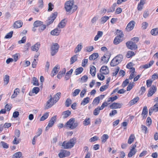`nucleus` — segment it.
Returning <instances> with one entry per match:
<instances>
[{
    "instance_id": "60",
    "label": "nucleus",
    "mask_w": 158,
    "mask_h": 158,
    "mask_svg": "<svg viewBox=\"0 0 158 158\" xmlns=\"http://www.w3.org/2000/svg\"><path fill=\"white\" fill-rule=\"evenodd\" d=\"M102 73L98 74L97 77L98 79L102 81L104 79L105 77Z\"/></svg>"
},
{
    "instance_id": "23",
    "label": "nucleus",
    "mask_w": 158,
    "mask_h": 158,
    "mask_svg": "<svg viewBox=\"0 0 158 158\" xmlns=\"http://www.w3.org/2000/svg\"><path fill=\"white\" fill-rule=\"evenodd\" d=\"M139 100V98L138 97H135L134 99H133L132 100H131L129 102V104L130 106H131L136 103H137L138 101Z\"/></svg>"
},
{
    "instance_id": "47",
    "label": "nucleus",
    "mask_w": 158,
    "mask_h": 158,
    "mask_svg": "<svg viewBox=\"0 0 158 158\" xmlns=\"http://www.w3.org/2000/svg\"><path fill=\"white\" fill-rule=\"evenodd\" d=\"M49 116V113H45L43 116L41 118L40 120V121H43L47 119Z\"/></svg>"
},
{
    "instance_id": "3",
    "label": "nucleus",
    "mask_w": 158,
    "mask_h": 158,
    "mask_svg": "<svg viewBox=\"0 0 158 158\" xmlns=\"http://www.w3.org/2000/svg\"><path fill=\"white\" fill-rule=\"evenodd\" d=\"M123 56L122 55H118L115 57L111 61L110 65L115 66L120 63L122 60Z\"/></svg>"
},
{
    "instance_id": "49",
    "label": "nucleus",
    "mask_w": 158,
    "mask_h": 158,
    "mask_svg": "<svg viewBox=\"0 0 158 158\" xmlns=\"http://www.w3.org/2000/svg\"><path fill=\"white\" fill-rule=\"evenodd\" d=\"M33 84L35 86H39V84L37 79L35 77H33L32 80Z\"/></svg>"
},
{
    "instance_id": "52",
    "label": "nucleus",
    "mask_w": 158,
    "mask_h": 158,
    "mask_svg": "<svg viewBox=\"0 0 158 158\" xmlns=\"http://www.w3.org/2000/svg\"><path fill=\"white\" fill-rule=\"evenodd\" d=\"M100 100L99 97H97L94 99L93 103L97 105L99 103Z\"/></svg>"
},
{
    "instance_id": "30",
    "label": "nucleus",
    "mask_w": 158,
    "mask_h": 158,
    "mask_svg": "<svg viewBox=\"0 0 158 158\" xmlns=\"http://www.w3.org/2000/svg\"><path fill=\"white\" fill-rule=\"evenodd\" d=\"M66 69L64 68L62 71H60L58 73L57 75V77L58 79H60L62 77L63 75H64L66 72Z\"/></svg>"
},
{
    "instance_id": "24",
    "label": "nucleus",
    "mask_w": 158,
    "mask_h": 158,
    "mask_svg": "<svg viewBox=\"0 0 158 158\" xmlns=\"http://www.w3.org/2000/svg\"><path fill=\"white\" fill-rule=\"evenodd\" d=\"M40 91V89L38 87H34L32 89L31 92L29 93V95L30 96H32V94L35 93L37 94Z\"/></svg>"
},
{
    "instance_id": "50",
    "label": "nucleus",
    "mask_w": 158,
    "mask_h": 158,
    "mask_svg": "<svg viewBox=\"0 0 158 158\" xmlns=\"http://www.w3.org/2000/svg\"><path fill=\"white\" fill-rule=\"evenodd\" d=\"M90 122L89 118H86L83 122V124L85 126H87L90 124Z\"/></svg>"
},
{
    "instance_id": "31",
    "label": "nucleus",
    "mask_w": 158,
    "mask_h": 158,
    "mask_svg": "<svg viewBox=\"0 0 158 158\" xmlns=\"http://www.w3.org/2000/svg\"><path fill=\"white\" fill-rule=\"evenodd\" d=\"M98 53H94L91 55L89 57L90 60H94L98 57Z\"/></svg>"
},
{
    "instance_id": "53",
    "label": "nucleus",
    "mask_w": 158,
    "mask_h": 158,
    "mask_svg": "<svg viewBox=\"0 0 158 158\" xmlns=\"http://www.w3.org/2000/svg\"><path fill=\"white\" fill-rule=\"evenodd\" d=\"M13 34V31L10 32L6 35L5 37V38L6 39H9L11 38Z\"/></svg>"
},
{
    "instance_id": "8",
    "label": "nucleus",
    "mask_w": 158,
    "mask_h": 158,
    "mask_svg": "<svg viewBox=\"0 0 158 158\" xmlns=\"http://www.w3.org/2000/svg\"><path fill=\"white\" fill-rule=\"evenodd\" d=\"M127 48L131 50H135L137 48V45L135 43L132 41L128 42L126 43Z\"/></svg>"
},
{
    "instance_id": "19",
    "label": "nucleus",
    "mask_w": 158,
    "mask_h": 158,
    "mask_svg": "<svg viewBox=\"0 0 158 158\" xmlns=\"http://www.w3.org/2000/svg\"><path fill=\"white\" fill-rule=\"evenodd\" d=\"M148 113V111L147 107L145 106L143 107L141 115L143 116V119H145L147 116V114Z\"/></svg>"
},
{
    "instance_id": "4",
    "label": "nucleus",
    "mask_w": 158,
    "mask_h": 158,
    "mask_svg": "<svg viewBox=\"0 0 158 158\" xmlns=\"http://www.w3.org/2000/svg\"><path fill=\"white\" fill-rule=\"evenodd\" d=\"M75 143V139L73 138L71 139L70 140L67 142H64L62 145L64 149H68L72 148L74 146Z\"/></svg>"
},
{
    "instance_id": "29",
    "label": "nucleus",
    "mask_w": 158,
    "mask_h": 158,
    "mask_svg": "<svg viewBox=\"0 0 158 158\" xmlns=\"http://www.w3.org/2000/svg\"><path fill=\"white\" fill-rule=\"evenodd\" d=\"M19 93V89L18 88H16L15 89L13 94L11 97V98L12 99L14 98H16L18 94Z\"/></svg>"
},
{
    "instance_id": "16",
    "label": "nucleus",
    "mask_w": 158,
    "mask_h": 158,
    "mask_svg": "<svg viewBox=\"0 0 158 158\" xmlns=\"http://www.w3.org/2000/svg\"><path fill=\"white\" fill-rule=\"evenodd\" d=\"M57 13L56 12L53 13L51 16H50V18L48 19L49 24H51L53 23L55 19L56 18Z\"/></svg>"
},
{
    "instance_id": "62",
    "label": "nucleus",
    "mask_w": 158,
    "mask_h": 158,
    "mask_svg": "<svg viewBox=\"0 0 158 158\" xmlns=\"http://www.w3.org/2000/svg\"><path fill=\"white\" fill-rule=\"evenodd\" d=\"M128 80L129 79H127L123 82L122 84V86L123 87H124L125 86H126L129 83Z\"/></svg>"
},
{
    "instance_id": "56",
    "label": "nucleus",
    "mask_w": 158,
    "mask_h": 158,
    "mask_svg": "<svg viewBox=\"0 0 158 158\" xmlns=\"http://www.w3.org/2000/svg\"><path fill=\"white\" fill-rule=\"evenodd\" d=\"M80 91V90L77 89L74 90V92L73 93V97H75L77 95Z\"/></svg>"
},
{
    "instance_id": "20",
    "label": "nucleus",
    "mask_w": 158,
    "mask_h": 158,
    "mask_svg": "<svg viewBox=\"0 0 158 158\" xmlns=\"http://www.w3.org/2000/svg\"><path fill=\"white\" fill-rule=\"evenodd\" d=\"M61 30L58 28H56L52 31L51 32V34L52 35L57 36L59 35Z\"/></svg>"
},
{
    "instance_id": "45",
    "label": "nucleus",
    "mask_w": 158,
    "mask_h": 158,
    "mask_svg": "<svg viewBox=\"0 0 158 158\" xmlns=\"http://www.w3.org/2000/svg\"><path fill=\"white\" fill-rule=\"evenodd\" d=\"M108 138L109 136L107 135H103L101 137L102 142L103 143H105Z\"/></svg>"
},
{
    "instance_id": "44",
    "label": "nucleus",
    "mask_w": 158,
    "mask_h": 158,
    "mask_svg": "<svg viewBox=\"0 0 158 158\" xmlns=\"http://www.w3.org/2000/svg\"><path fill=\"white\" fill-rule=\"evenodd\" d=\"M77 56L75 55L72 56L70 59V64H72L75 62L77 60Z\"/></svg>"
},
{
    "instance_id": "34",
    "label": "nucleus",
    "mask_w": 158,
    "mask_h": 158,
    "mask_svg": "<svg viewBox=\"0 0 158 158\" xmlns=\"http://www.w3.org/2000/svg\"><path fill=\"white\" fill-rule=\"evenodd\" d=\"M103 35V32L102 31H98L97 35L95 36L94 38L95 41H97Z\"/></svg>"
},
{
    "instance_id": "1",
    "label": "nucleus",
    "mask_w": 158,
    "mask_h": 158,
    "mask_svg": "<svg viewBox=\"0 0 158 158\" xmlns=\"http://www.w3.org/2000/svg\"><path fill=\"white\" fill-rule=\"evenodd\" d=\"M74 1L73 0H70L65 3L64 7L67 12H69L72 10L73 12L77 10V6L74 4Z\"/></svg>"
},
{
    "instance_id": "5",
    "label": "nucleus",
    "mask_w": 158,
    "mask_h": 158,
    "mask_svg": "<svg viewBox=\"0 0 158 158\" xmlns=\"http://www.w3.org/2000/svg\"><path fill=\"white\" fill-rule=\"evenodd\" d=\"M108 103L106 102H104L100 107L96 108L94 111L93 114L94 115H98L99 112L100 110H102L105 107L108 106Z\"/></svg>"
},
{
    "instance_id": "43",
    "label": "nucleus",
    "mask_w": 158,
    "mask_h": 158,
    "mask_svg": "<svg viewBox=\"0 0 158 158\" xmlns=\"http://www.w3.org/2000/svg\"><path fill=\"white\" fill-rule=\"evenodd\" d=\"M151 33L152 35H158V28H154L152 29Z\"/></svg>"
},
{
    "instance_id": "32",
    "label": "nucleus",
    "mask_w": 158,
    "mask_h": 158,
    "mask_svg": "<svg viewBox=\"0 0 158 158\" xmlns=\"http://www.w3.org/2000/svg\"><path fill=\"white\" fill-rule=\"evenodd\" d=\"M61 93L60 92L57 93L53 98V100H54L55 102H56L60 99Z\"/></svg>"
},
{
    "instance_id": "38",
    "label": "nucleus",
    "mask_w": 158,
    "mask_h": 158,
    "mask_svg": "<svg viewBox=\"0 0 158 158\" xmlns=\"http://www.w3.org/2000/svg\"><path fill=\"white\" fill-rule=\"evenodd\" d=\"M10 77L8 75H6L4 78V85H7L9 81Z\"/></svg>"
},
{
    "instance_id": "26",
    "label": "nucleus",
    "mask_w": 158,
    "mask_h": 158,
    "mask_svg": "<svg viewBox=\"0 0 158 158\" xmlns=\"http://www.w3.org/2000/svg\"><path fill=\"white\" fill-rule=\"evenodd\" d=\"M12 158H23V157L22 156V152H16L13 155Z\"/></svg>"
},
{
    "instance_id": "46",
    "label": "nucleus",
    "mask_w": 158,
    "mask_h": 158,
    "mask_svg": "<svg viewBox=\"0 0 158 158\" xmlns=\"http://www.w3.org/2000/svg\"><path fill=\"white\" fill-rule=\"evenodd\" d=\"M83 70V69L82 67H79L77 69L75 70V74L77 75L81 73Z\"/></svg>"
},
{
    "instance_id": "10",
    "label": "nucleus",
    "mask_w": 158,
    "mask_h": 158,
    "mask_svg": "<svg viewBox=\"0 0 158 158\" xmlns=\"http://www.w3.org/2000/svg\"><path fill=\"white\" fill-rule=\"evenodd\" d=\"M70 155V152L65 150L61 151L58 154L59 157L60 158L69 156Z\"/></svg>"
},
{
    "instance_id": "13",
    "label": "nucleus",
    "mask_w": 158,
    "mask_h": 158,
    "mask_svg": "<svg viewBox=\"0 0 158 158\" xmlns=\"http://www.w3.org/2000/svg\"><path fill=\"white\" fill-rule=\"evenodd\" d=\"M100 72L102 74L106 75L109 73V71L107 66H103L101 68Z\"/></svg>"
},
{
    "instance_id": "36",
    "label": "nucleus",
    "mask_w": 158,
    "mask_h": 158,
    "mask_svg": "<svg viewBox=\"0 0 158 158\" xmlns=\"http://www.w3.org/2000/svg\"><path fill=\"white\" fill-rule=\"evenodd\" d=\"M96 69L95 67L94 66H92L90 68V73L93 76H94L95 75Z\"/></svg>"
},
{
    "instance_id": "22",
    "label": "nucleus",
    "mask_w": 158,
    "mask_h": 158,
    "mask_svg": "<svg viewBox=\"0 0 158 158\" xmlns=\"http://www.w3.org/2000/svg\"><path fill=\"white\" fill-rule=\"evenodd\" d=\"M71 113V112L69 110H67L63 112L62 114L63 118H67L70 115Z\"/></svg>"
},
{
    "instance_id": "28",
    "label": "nucleus",
    "mask_w": 158,
    "mask_h": 158,
    "mask_svg": "<svg viewBox=\"0 0 158 158\" xmlns=\"http://www.w3.org/2000/svg\"><path fill=\"white\" fill-rule=\"evenodd\" d=\"M89 97L85 98L81 101V105L83 106L85 105L89 102Z\"/></svg>"
},
{
    "instance_id": "21",
    "label": "nucleus",
    "mask_w": 158,
    "mask_h": 158,
    "mask_svg": "<svg viewBox=\"0 0 158 158\" xmlns=\"http://www.w3.org/2000/svg\"><path fill=\"white\" fill-rule=\"evenodd\" d=\"M66 21L64 19L62 20L58 24V27L59 28H64L66 24Z\"/></svg>"
},
{
    "instance_id": "63",
    "label": "nucleus",
    "mask_w": 158,
    "mask_h": 158,
    "mask_svg": "<svg viewBox=\"0 0 158 158\" xmlns=\"http://www.w3.org/2000/svg\"><path fill=\"white\" fill-rule=\"evenodd\" d=\"M86 91V90L85 89H84L81 91L80 96L81 98H83L85 94Z\"/></svg>"
},
{
    "instance_id": "41",
    "label": "nucleus",
    "mask_w": 158,
    "mask_h": 158,
    "mask_svg": "<svg viewBox=\"0 0 158 158\" xmlns=\"http://www.w3.org/2000/svg\"><path fill=\"white\" fill-rule=\"evenodd\" d=\"M154 61L153 60H151L150 61L149 64H146L143 65V68L146 69L150 67L154 63Z\"/></svg>"
},
{
    "instance_id": "42",
    "label": "nucleus",
    "mask_w": 158,
    "mask_h": 158,
    "mask_svg": "<svg viewBox=\"0 0 158 158\" xmlns=\"http://www.w3.org/2000/svg\"><path fill=\"white\" fill-rule=\"evenodd\" d=\"M94 49V47L93 46H88L86 47L84 49L85 51L87 52H90L93 50Z\"/></svg>"
},
{
    "instance_id": "55",
    "label": "nucleus",
    "mask_w": 158,
    "mask_h": 158,
    "mask_svg": "<svg viewBox=\"0 0 158 158\" xmlns=\"http://www.w3.org/2000/svg\"><path fill=\"white\" fill-rule=\"evenodd\" d=\"M72 101L69 98H68L65 102V106L67 107H69Z\"/></svg>"
},
{
    "instance_id": "58",
    "label": "nucleus",
    "mask_w": 158,
    "mask_h": 158,
    "mask_svg": "<svg viewBox=\"0 0 158 158\" xmlns=\"http://www.w3.org/2000/svg\"><path fill=\"white\" fill-rule=\"evenodd\" d=\"M146 123L148 126H150L152 124V120L150 117H148L146 121Z\"/></svg>"
},
{
    "instance_id": "14",
    "label": "nucleus",
    "mask_w": 158,
    "mask_h": 158,
    "mask_svg": "<svg viewBox=\"0 0 158 158\" xmlns=\"http://www.w3.org/2000/svg\"><path fill=\"white\" fill-rule=\"evenodd\" d=\"M40 46V43L37 42L33 45L31 46V50L33 51L37 52Z\"/></svg>"
},
{
    "instance_id": "9",
    "label": "nucleus",
    "mask_w": 158,
    "mask_h": 158,
    "mask_svg": "<svg viewBox=\"0 0 158 158\" xmlns=\"http://www.w3.org/2000/svg\"><path fill=\"white\" fill-rule=\"evenodd\" d=\"M50 98L48 100L46 103V108L48 109L51 107L56 102H55L54 100H53V98L51 95L50 96Z\"/></svg>"
},
{
    "instance_id": "35",
    "label": "nucleus",
    "mask_w": 158,
    "mask_h": 158,
    "mask_svg": "<svg viewBox=\"0 0 158 158\" xmlns=\"http://www.w3.org/2000/svg\"><path fill=\"white\" fill-rule=\"evenodd\" d=\"M122 40L118 37L116 36L114 40V43L116 45L118 44L122 41Z\"/></svg>"
},
{
    "instance_id": "12",
    "label": "nucleus",
    "mask_w": 158,
    "mask_h": 158,
    "mask_svg": "<svg viewBox=\"0 0 158 158\" xmlns=\"http://www.w3.org/2000/svg\"><path fill=\"white\" fill-rule=\"evenodd\" d=\"M135 22L134 21H131L128 24L126 29L128 31L132 30L134 27Z\"/></svg>"
},
{
    "instance_id": "18",
    "label": "nucleus",
    "mask_w": 158,
    "mask_h": 158,
    "mask_svg": "<svg viewBox=\"0 0 158 158\" xmlns=\"http://www.w3.org/2000/svg\"><path fill=\"white\" fill-rule=\"evenodd\" d=\"M23 24V23L21 21H16L14 24V27L15 28H19L22 26Z\"/></svg>"
},
{
    "instance_id": "61",
    "label": "nucleus",
    "mask_w": 158,
    "mask_h": 158,
    "mask_svg": "<svg viewBox=\"0 0 158 158\" xmlns=\"http://www.w3.org/2000/svg\"><path fill=\"white\" fill-rule=\"evenodd\" d=\"M11 105L10 104H6L5 107V110L7 111H10L11 108Z\"/></svg>"
},
{
    "instance_id": "7",
    "label": "nucleus",
    "mask_w": 158,
    "mask_h": 158,
    "mask_svg": "<svg viewBox=\"0 0 158 158\" xmlns=\"http://www.w3.org/2000/svg\"><path fill=\"white\" fill-rule=\"evenodd\" d=\"M56 115L52 117L49 121V123L46 128V130H48L49 128L52 127L56 121Z\"/></svg>"
},
{
    "instance_id": "2",
    "label": "nucleus",
    "mask_w": 158,
    "mask_h": 158,
    "mask_svg": "<svg viewBox=\"0 0 158 158\" xmlns=\"http://www.w3.org/2000/svg\"><path fill=\"white\" fill-rule=\"evenodd\" d=\"M75 119L71 118L64 125V127L71 130L74 129L78 126L79 123L77 122H75Z\"/></svg>"
},
{
    "instance_id": "64",
    "label": "nucleus",
    "mask_w": 158,
    "mask_h": 158,
    "mask_svg": "<svg viewBox=\"0 0 158 158\" xmlns=\"http://www.w3.org/2000/svg\"><path fill=\"white\" fill-rule=\"evenodd\" d=\"M101 119L98 118H97L95 121V124L96 125H100L101 123Z\"/></svg>"
},
{
    "instance_id": "40",
    "label": "nucleus",
    "mask_w": 158,
    "mask_h": 158,
    "mask_svg": "<svg viewBox=\"0 0 158 158\" xmlns=\"http://www.w3.org/2000/svg\"><path fill=\"white\" fill-rule=\"evenodd\" d=\"M136 152V150L131 149L129 153L128 154V156L129 157H131L135 155Z\"/></svg>"
},
{
    "instance_id": "15",
    "label": "nucleus",
    "mask_w": 158,
    "mask_h": 158,
    "mask_svg": "<svg viewBox=\"0 0 158 158\" xmlns=\"http://www.w3.org/2000/svg\"><path fill=\"white\" fill-rule=\"evenodd\" d=\"M122 104L118 103H114L111 104L110 106V108L112 109H116L120 108L122 106Z\"/></svg>"
},
{
    "instance_id": "54",
    "label": "nucleus",
    "mask_w": 158,
    "mask_h": 158,
    "mask_svg": "<svg viewBox=\"0 0 158 158\" xmlns=\"http://www.w3.org/2000/svg\"><path fill=\"white\" fill-rule=\"evenodd\" d=\"M42 130L41 128H39L38 131L36 134V135L35 136V138H37L42 134Z\"/></svg>"
},
{
    "instance_id": "6",
    "label": "nucleus",
    "mask_w": 158,
    "mask_h": 158,
    "mask_svg": "<svg viewBox=\"0 0 158 158\" xmlns=\"http://www.w3.org/2000/svg\"><path fill=\"white\" fill-rule=\"evenodd\" d=\"M59 48V44L57 43L54 44L51 47V55L53 56L57 52Z\"/></svg>"
},
{
    "instance_id": "33",
    "label": "nucleus",
    "mask_w": 158,
    "mask_h": 158,
    "mask_svg": "<svg viewBox=\"0 0 158 158\" xmlns=\"http://www.w3.org/2000/svg\"><path fill=\"white\" fill-rule=\"evenodd\" d=\"M43 22L39 20H37L35 21L33 23V26L36 27H40L43 24Z\"/></svg>"
},
{
    "instance_id": "59",
    "label": "nucleus",
    "mask_w": 158,
    "mask_h": 158,
    "mask_svg": "<svg viewBox=\"0 0 158 158\" xmlns=\"http://www.w3.org/2000/svg\"><path fill=\"white\" fill-rule=\"evenodd\" d=\"M46 28V26L45 25H41L40 27H39L38 29V30L40 32H41L44 31Z\"/></svg>"
},
{
    "instance_id": "51",
    "label": "nucleus",
    "mask_w": 158,
    "mask_h": 158,
    "mask_svg": "<svg viewBox=\"0 0 158 158\" xmlns=\"http://www.w3.org/2000/svg\"><path fill=\"white\" fill-rule=\"evenodd\" d=\"M109 58L106 57L104 55L102 57L101 60L104 63H107L109 61Z\"/></svg>"
},
{
    "instance_id": "25",
    "label": "nucleus",
    "mask_w": 158,
    "mask_h": 158,
    "mask_svg": "<svg viewBox=\"0 0 158 158\" xmlns=\"http://www.w3.org/2000/svg\"><path fill=\"white\" fill-rule=\"evenodd\" d=\"M82 48V46L81 43L79 44L74 49V52L77 53L79 52L81 50Z\"/></svg>"
},
{
    "instance_id": "17",
    "label": "nucleus",
    "mask_w": 158,
    "mask_h": 158,
    "mask_svg": "<svg viewBox=\"0 0 158 158\" xmlns=\"http://www.w3.org/2000/svg\"><path fill=\"white\" fill-rule=\"evenodd\" d=\"M59 66L56 65L53 69L52 72L51 73V75L52 77H54L55 75L59 71Z\"/></svg>"
},
{
    "instance_id": "11",
    "label": "nucleus",
    "mask_w": 158,
    "mask_h": 158,
    "mask_svg": "<svg viewBox=\"0 0 158 158\" xmlns=\"http://www.w3.org/2000/svg\"><path fill=\"white\" fill-rule=\"evenodd\" d=\"M156 88L155 86L153 85L149 89V91L148 93L147 96L148 97L152 96L156 92Z\"/></svg>"
},
{
    "instance_id": "27",
    "label": "nucleus",
    "mask_w": 158,
    "mask_h": 158,
    "mask_svg": "<svg viewBox=\"0 0 158 158\" xmlns=\"http://www.w3.org/2000/svg\"><path fill=\"white\" fill-rule=\"evenodd\" d=\"M135 138V137L134 134H132L131 135L128 140V143L130 144L132 143L134 141Z\"/></svg>"
},
{
    "instance_id": "48",
    "label": "nucleus",
    "mask_w": 158,
    "mask_h": 158,
    "mask_svg": "<svg viewBox=\"0 0 158 158\" xmlns=\"http://www.w3.org/2000/svg\"><path fill=\"white\" fill-rule=\"evenodd\" d=\"M135 55L134 52L132 51H128L126 55V57L128 58H130Z\"/></svg>"
},
{
    "instance_id": "39",
    "label": "nucleus",
    "mask_w": 158,
    "mask_h": 158,
    "mask_svg": "<svg viewBox=\"0 0 158 158\" xmlns=\"http://www.w3.org/2000/svg\"><path fill=\"white\" fill-rule=\"evenodd\" d=\"M109 17L105 16L101 18V23L102 24H103L106 23L107 21L109 19Z\"/></svg>"
},
{
    "instance_id": "57",
    "label": "nucleus",
    "mask_w": 158,
    "mask_h": 158,
    "mask_svg": "<svg viewBox=\"0 0 158 158\" xmlns=\"http://www.w3.org/2000/svg\"><path fill=\"white\" fill-rule=\"evenodd\" d=\"M26 37L25 36H23L21 40L18 41V43L19 44L24 43L26 41Z\"/></svg>"
},
{
    "instance_id": "37",
    "label": "nucleus",
    "mask_w": 158,
    "mask_h": 158,
    "mask_svg": "<svg viewBox=\"0 0 158 158\" xmlns=\"http://www.w3.org/2000/svg\"><path fill=\"white\" fill-rule=\"evenodd\" d=\"M135 71V68L131 69V70H130V75L129 77V79L131 80L132 79L135 77L134 73Z\"/></svg>"
}]
</instances>
